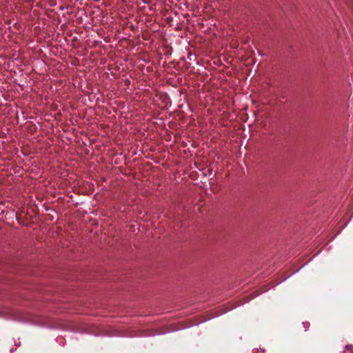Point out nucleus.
<instances>
[{
    "label": "nucleus",
    "mask_w": 353,
    "mask_h": 353,
    "mask_svg": "<svg viewBox=\"0 0 353 353\" xmlns=\"http://www.w3.org/2000/svg\"><path fill=\"white\" fill-rule=\"evenodd\" d=\"M13 351H14V350H13V349H11V350H10V352H13Z\"/></svg>",
    "instance_id": "nucleus-3"
},
{
    "label": "nucleus",
    "mask_w": 353,
    "mask_h": 353,
    "mask_svg": "<svg viewBox=\"0 0 353 353\" xmlns=\"http://www.w3.org/2000/svg\"><path fill=\"white\" fill-rule=\"evenodd\" d=\"M194 57V54H189L188 56V59L192 60Z\"/></svg>",
    "instance_id": "nucleus-2"
},
{
    "label": "nucleus",
    "mask_w": 353,
    "mask_h": 353,
    "mask_svg": "<svg viewBox=\"0 0 353 353\" xmlns=\"http://www.w3.org/2000/svg\"><path fill=\"white\" fill-rule=\"evenodd\" d=\"M303 325L305 331L308 330L310 327V323L308 322H303Z\"/></svg>",
    "instance_id": "nucleus-1"
}]
</instances>
